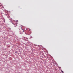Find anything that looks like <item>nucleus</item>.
Here are the masks:
<instances>
[{
  "label": "nucleus",
  "instance_id": "3",
  "mask_svg": "<svg viewBox=\"0 0 73 73\" xmlns=\"http://www.w3.org/2000/svg\"><path fill=\"white\" fill-rule=\"evenodd\" d=\"M24 40H25L26 41H27L28 40V38H27L25 37L24 38Z\"/></svg>",
  "mask_w": 73,
  "mask_h": 73
},
{
  "label": "nucleus",
  "instance_id": "2",
  "mask_svg": "<svg viewBox=\"0 0 73 73\" xmlns=\"http://www.w3.org/2000/svg\"><path fill=\"white\" fill-rule=\"evenodd\" d=\"M23 32V31H22V30L21 31H20L19 32V33L21 34H23V33H22Z\"/></svg>",
  "mask_w": 73,
  "mask_h": 73
},
{
  "label": "nucleus",
  "instance_id": "4",
  "mask_svg": "<svg viewBox=\"0 0 73 73\" xmlns=\"http://www.w3.org/2000/svg\"><path fill=\"white\" fill-rule=\"evenodd\" d=\"M61 71L62 73H64L62 71V70H61Z\"/></svg>",
  "mask_w": 73,
  "mask_h": 73
},
{
  "label": "nucleus",
  "instance_id": "5",
  "mask_svg": "<svg viewBox=\"0 0 73 73\" xmlns=\"http://www.w3.org/2000/svg\"><path fill=\"white\" fill-rule=\"evenodd\" d=\"M18 22V20H17V21H16V22L17 23Z\"/></svg>",
  "mask_w": 73,
  "mask_h": 73
},
{
  "label": "nucleus",
  "instance_id": "6",
  "mask_svg": "<svg viewBox=\"0 0 73 73\" xmlns=\"http://www.w3.org/2000/svg\"><path fill=\"white\" fill-rule=\"evenodd\" d=\"M17 25V24H14V25Z\"/></svg>",
  "mask_w": 73,
  "mask_h": 73
},
{
  "label": "nucleus",
  "instance_id": "1",
  "mask_svg": "<svg viewBox=\"0 0 73 73\" xmlns=\"http://www.w3.org/2000/svg\"><path fill=\"white\" fill-rule=\"evenodd\" d=\"M23 32L21 33H22L23 32H24V30L25 29V27L24 26H23L21 27Z\"/></svg>",
  "mask_w": 73,
  "mask_h": 73
}]
</instances>
